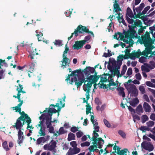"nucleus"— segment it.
I'll return each mask as SVG.
<instances>
[{
    "label": "nucleus",
    "mask_w": 155,
    "mask_h": 155,
    "mask_svg": "<svg viewBox=\"0 0 155 155\" xmlns=\"http://www.w3.org/2000/svg\"><path fill=\"white\" fill-rule=\"evenodd\" d=\"M132 81V80H129L124 83V85L128 93L130 94L131 96L136 97L138 95V91L136 86L134 84H131Z\"/></svg>",
    "instance_id": "5"
},
{
    "label": "nucleus",
    "mask_w": 155,
    "mask_h": 155,
    "mask_svg": "<svg viewBox=\"0 0 155 155\" xmlns=\"http://www.w3.org/2000/svg\"><path fill=\"white\" fill-rule=\"evenodd\" d=\"M146 124L148 127H152L154 125V122L153 121L150 120L147 122Z\"/></svg>",
    "instance_id": "46"
},
{
    "label": "nucleus",
    "mask_w": 155,
    "mask_h": 155,
    "mask_svg": "<svg viewBox=\"0 0 155 155\" xmlns=\"http://www.w3.org/2000/svg\"><path fill=\"white\" fill-rule=\"evenodd\" d=\"M128 109L131 112L132 114H134L135 113V110L130 106L128 107Z\"/></svg>",
    "instance_id": "63"
},
{
    "label": "nucleus",
    "mask_w": 155,
    "mask_h": 155,
    "mask_svg": "<svg viewBox=\"0 0 155 155\" xmlns=\"http://www.w3.org/2000/svg\"><path fill=\"white\" fill-rule=\"evenodd\" d=\"M113 23L111 22L110 23L109 25L108 26L107 29L108 30V31L110 32L111 31H112V28H111L112 26H113Z\"/></svg>",
    "instance_id": "64"
},
{
    "label": "nucleus",
    "mask_w": 155,
    "mask_h": 155,
    "mask_svg": "<svg viewBox=\"0 0 155 155\" xmlns=\"http://www.w3.org/2000/svg\"><path fill=\"white\" fill-rule=\"evenodd\" d=\"M98 145H96L95 142H94V145L90 146L88 148V149L90 152H94L95 150H98L97 149L98 148Z\"/></svg>",
    "instance_id": "24"
},
{
    "label": "nucleus",
    "mask_w": 155,
    "mask_h": 155,
    "mask_svg": "<svg viewBox=\"0 0 155 155\" xmlns=\"http://www.w3.org/2000/svg\"><path fill=\"white\" fill-rule=\"evenodd\" d=\"M136 112L138 114L143 112V110L142 106L141 104H139L137 107L136 109Z\"/></svg>",
    "instance_id": "29"
},
{
    "label": "nucleus",
    "mask_w": 155,
    "mask_h": 155,
    "mask_svg": "<svg viewBox=\"0 0 155 155\" xmlns=\"http://www.w3.org/2000/svg\"><path fill=\"white\" fill-rule=\"evenodd\" d=\"M62 57L63 59L61 61V62H62L61 67H62L63 68H66L67 66H69V64L70 62L71 61L66 56H62Z\"/></svg>",
    "instance_id": "16"
},
{
    "label": "nucleus",
    "mask_w": 155,
    "mask_h": 155,
    "mask_svg": "<svg viewBox=\"0 0 155 155\" xmlns=\"http://www.w3.org/2000/svg\"><path fill=\"white\" fill-rule=\"evenodd\" d=\"M141 119L142 123H144L148 120L149 118L147 115H145L141 116Z\"/></svg>",
    "instance_id": "36"
},
{
    "label": "nucleus",
    "mask_w": 155,
    "mask_h": 155,
    "mask_svg": "<svg viewBox=\"0 0 155 155\" xmlns=\"http://www.w3.org/2000/svg\"><path fill=\"white\" fill-rule=\"evenodd\" d=\"M24 139L25 137H18L17 143L19 144V146H21V144H22L23 143Z\"/></svg>",
    "instance_id": "38"
},
{
    "label": "nucleus",
    "mask_w": 155,
    "mask_h": 155,
    "mask_svg": "<svg viewBox=\"0 0 155 155\" xmlns=\"http://www.w3.org/2000/svg\"><path fill=\"white\" fill-rule=\"evenodd\" d=\"M84 32H88L93 37H94V35L92 32L89 31L87 29L86 27L83 26L81 25H80L78 26L77 29L75 30L74 33L75 37H76L78 35V33H82Z\"/></svg>",
    "instance_id": "9"
},
{
    "label": "nucleus",
    "mask_w": 155,
    "mask_h": 155,
    "mask_svg": "<svg viewBox=\"0 0 155 155\" xmlns=\"http://www.w3.org/2000/svg\"><path fill=\"white\" fill-rule=\"evenodd\" d=\"M140 130L143 132H145L146 131L150 130L149 127L144 126H142L141 127Z\"/></svg>",
    "instance_id": "44"
},
{
    "label": "nucleus",
    "mask_w": 155,
    "mask_h": 155,
    "mask_svg": "<svg viewBox=\"0 0 155 155\" xmlns=\"http://www.w3.org/2000/svg\"><path fill=\"white\" fill-rule=\"evenodd\" d=\"M90 145V143L88 142H86L81 143V145L82 147H84L85 146H89Z\"/></svg>",
    "instance_id": "55"
},
{
    "label": "nucleus",
    "mask_w": 155,
    "mask_h": 155,
    "mask_svg": "<svg viewBox=\"0 0 155 155\" xmlns=\"http://www.w3.org/2000/svg\"><path fill=\"white\" fill-rule=\"evenodd\" d=\"M124 58L126 59L127 58H128L125 57H124L123 55H120L119 56L117 57V62L119 63V64H120V65H121L122 63V61L123 60Z\"/></svg>",
    "instance_id": "30"
},
{
    "label": "nucleus",
    "mask_w": 155,
    "mask_h": 155,
    "mask_svg": "<svg viewBox=\"0 0 155 155\" xmlns=\"http://www.w3.org/2000/svg\"><path fill=\"white\" fill-rule=\"evenodd\" d=\"M56 142L54 141H51L49 143L46 144L45 145L43 148L45 150L51 151H53L54 153H56V150L55 148L56 147Z\"/></svg>",
    "instance_id": "10"
},
{
    "label": "nucleus",
    "mask_w": 155,
    "mask_h": 155,
    "mask_svg": "<svg viewBox=\"0 0 155 155\" xmlns=\"http://www.w3.org/2000/svg\"><path fill=\"white\" fill-rule=\"evenodd\" d=\"M26 122L27 123V128L30 129H33L34 128L32 127V125H30V124L31 123V120L28 115L27 117H26Z\"/></svg>",
    "instance_id": "26"
},
{
    "label": "nucleus",
    "mask_w": 155,
    "mask_h": 155,
    "mask_svg": "<svg viewBox=\"0 0 155 155\" xmlns=\"http://www.w3.org/2000/svg\"><path fill=\"white\" fill-rule=\"evenodd\" d=\"M117 89L119 92V94L122 96L123 97H124L125 96V94L124 92V88L120 87L117 88Z\"/></svg>",
    "instance_id": "27"
},
{
    "label": "nucleus",
    "mask_w": 155,
    "mask_h": 155,
    "mask_svg": "<svg viewBox=\"0 0 155 155\" xmlns=\"http://www.w3.org/2000/svg\"><path fill=\"white\" fill-rule=\"evenodd\" d=\"M27 117V114L23 112L22 115L18 118L16 122L14 124V125H13V126L17 130L21 129V128L25 124V121H26Z\"/></svg>",
    "instance_id": "6"
},
{
    "label": "nucleus",
    "mask_w": 155,
    "mask_h": 155,
    "mask_svg": "<svg viewBox=\"0 0 155 155\" xmlns=\"http://www.w3.org/2000/svg\"><path fill=\"white\" fill-rule=\"evenodd\" d=\"M90 38H91V36L90 35L87 36L84 38V40H83L82 41L84 42V43L85 44V43L87 41L89 40Z\"/></svg>",
    "instance_id": "56"
},
{
    "label": "nucleus",
    "mask_w": 155,
    "mask_h": 155,
    "mask_svg": "<svg viewBox=\"0 0 155 155\" xmlns=\"http://www.w3.org/2000/svg\"><path fill=\"white\" fill-rule=\"evenodd\" d=\"M80 149L77 147L73 148H70L68 150L66 155H74L80 152Z\"/></svg>",
    "instance_id": "14"
},
{
    "label": "nucleus",
    "mask_w": 155,
    "mask_h": 155,
    "mask_svg": "<svg viewBox=\"0 0 155 155\" xmlns=\"http://www.w3.org/2000/svg\"><path fill=\"white\" fill-rule=\"evenodd\" d=\"M107 79L105 78H101V81L99 83L101 88H107V85L104 84V83L107 81Z\"/></svg>",
    "instance_id": "19"
},
{
    "label": "nucleus",
    "mask_w": 155,
    "mask_h": 155,
    "mask_svg": "<svg viewBox=\"0 0 155 155\" xmlns=\"http://www.w3.org/2000/svg\"><path fill=\"white\" fill-rule=\"evenodd\" d=\"M147 66L150 69H153L155 68V62L153 61H151L149 64H147Z\"/></svg>",
    "instance_id": "32"
},
{
    "label": "nucleus",
    "mask_w": 155,
    "mask_h": 155,
    "mask_svg": "<svg viewBox=\"0 0 155 155\" xmlns=\"http://www.w3.org/2000/svg\"><path fill=\"white\" fill-rule=\"evenodd\" d=\"M91 120L93 124L94 131L98 132L99 131V127L98 126V123L97 122V120L94 119V117L93 115H91Z\"/></svg>",
    "instance_id": "11"
},
{
    "label": "nucleus",
    "mask_w": 155,
    "mask_h": 155,
    "mask_svg": "<svg viewBox=\"0 0 155 155\" xmlns=\"http://www.w3.org/2000/svg\"><path fill=\"white\" fill-rule=\"evenodd\" d=\"M85 74L87 75V78H85L84 77H81L75 73L76 72L74 71L72 72L71 74L68 75L67 78L65 80L67 81L68 83L70 84H73L74 82L75 83V85L78 87L81 86L83 82H85L86 81H90L91 80V77H94L97 78V80L95 81L94 83H92V84L95 83L98 80L99 78L96 76L97 73L96 72L95 69L91 67H87L85 69L84 71Z\"/></svg>",
    "instance_id": "1"
},
{
    "label": "nucleus",
    "mask_w": 155,
    "mask_h": 155,
    "mask_svg": "<svg viewBox=\"0 0 155 155\" xmlns=\"http://www.w3.org/2000/svg\"><path fill=\"white\" fill-rule=\"evenodd\" d=\"M13 108L14 110H16V112H19L20 114L22 115L23 114V111L22 112H21V108L20 107H18V106H16L15 107H13Z\"/></svg>",
    "instance_id": "43"
},
{
    "label": "nucleus",
    "mask_w": 155,
    "mask_h": 155,
    "mask_svg": "<svg viewBox=\"0 0 155 155\" xmlns=\"http://www.w3.org/2000/svg\"><path fill=\"white\" fill-rule=\"evenodd\" d=\"M145 84L147 86L150 87L154 88V87H155V86L154 85V84H153L151 81H146L145 83Z\"/></svg>",
    "instance_id": "45"
},
{
    "label": "nucleus",
    "mask_w": 155,
    "mask_h": 155,
    "mask_svg": "<svg viewBox=\"0 0 155 155\" xmlns=\"http://www.w3.org/2000/svg\"><path fill=\"white\" fill-rule=\"evenodd\" d=\"M138 103L139 100L137 98H134L132 100L130 101V104L134 107H135Z\"/></svg>",
    "instance_id": "25"
},
{
    "label": "nucleus",
    "mask_w": 155,
    "mask_h": 155,
    "mask_svg": "<svg viewBox=\"0 0 155 155\" xmlns=\"http://www.w3.org/2000/svg\"><path fill=\"white\" fill-rule=\"evenodd\" d=\"M70 145L73 148L76 147L77 144L75 141H72L70 143Z\"/></svg>",
    "instance_id": "57"
},
{
    "label": "nucleus",
    "mask_w": 155,
    "mask_h": 155,
    "mask_svg": "<svg viewBox=\"0 0 155 155\" xmlns=\"http://www.w3.org/2000/svg\"><path fill=\"white\" fill-rule=\"evenodd\" d=\"M104 122L105 125L108 127H110L111 125L109 122L106 119L104 120Z\"/></svg>",
    "instance_id": "54"
},
{
    "label": "nucleus",
    "mask_w": 155,
    "mask_h": 155,
    "mask_svg": "<svg viewBox=\"0 0 155 155\" xmlns=\"http://www.w3.org/2000/svg\"><path fill=\"white\" fill-rule=\"evenodd\" d=\"M2 146L4 149L6 151H7L9 150V149L8 147L7 142H4L2 143Z\"/></svg>",
    "instance_id": "40"
},
{
    "label": "nucleus",
    "mask_w": 155,
    "mask_h": 155,
    "mask_svg": "<svg viewBox=\"0 0 155 155\" xmlns=\"http://www.w3.org/2000/svg\"><path fill=\"white\" fill-rule=\"evenodd\" d=\"M133 120L134 121V122H136V120H140V117L137 115H134V114H133Z\"/></svg>",
    "instance_id": "49"
},
{
    "label": "nucleus",
    "mask_w": 155,
    "mask_h": 155,
    "mask_svg": "<svg viewBox=\"0 0 155 155\" xmlns=\"http://www.w3.org/2000/svg\"><path fill=\"white\" fill-rule=\"evenodd\" d=\"M118 14V16L117 17V18L118 19V20L120 22H122L124 20V19L122 18V16H120V13H117V14H115V15H117Z\"/></svg>",
    "instance_id": "42"
},
{
    "label": "nucleus",
    "mask_w": 155,
    "mask_h": 155,
    "mask_svg": "<svg viewBox=\"0 0 155 155\" xmlns=\"http://www.w3.org/2000/svg\"><path fill=\"white\" fill-rule=\"evenodd\" d=\"M23 89L22 85L20 84H19V87H18L17 88V90L18 91V94H17V96L14 95L13 97L15 98H17L19 100V101H20V91H21V90Z\"/></svg>",
    "instance_id": "20"
},
{
    "label": "nucleus",
    "mask_w": 155,
    "mask_h": 155,
    "mask_svg": "<svg viewBox=\"0 0 155 155\" xmlns=\"http://www.w3.org/2000/svg\"><path fill=\"white\" fill-rule=\"evenodd\" d=\"M136 78L138 80H140L141 79V76L140 74L139 73L135 75Z\"/></svg>",
    "instance_id": "61"
},
{
    "label": "nucleus",
    "mask_w": 155,
    "mask_h": 155,
    "mask_svg": "<svg viewBox=\"0 0 155 155\" xmlns=\"http://www.w3.org/2000/svg\"><path fill=\"white\" fill-rule=\"evenodd\" d=\"M127 69V67L126 65H124L121 71V74H120V73L119 71H118L117 69V70H115L114 71V76L116 75L118 77H121L122 75L124 74L125 73Z\"/></svg>",
    "instance_id": "13"
},
{
    "label": "nucleus",
    "mask_w": 155,
    "mask_h": 155,
    "mask_svg": "<svg viewBox=\"0 0 155 155\" xmlns=\"http://www.w3.org/2000/svg\"><path fill=\"white\" fill-rule=\"evenodd\" d=\"M39 119L41 120L38 124L37 128L39 129L38 131V134L40 136H44L46 135L45 129V127L44 126L45 117L44 116V114H42L40 117H39Z\"/></svg>",
    "instance_id": "7"
},
{
    "label": "nucleus",
    "mask_w": 155,
    "mask_h": 155,
    "mask_svg": "<svg viewBox=\"0 0 155 155\" xmlns=\"http://www.w3.org/2000/svg\"><path fill=\"white\" fill-rule=\"evenodd\" d=\"M132 73V68H129L128 69L127 72V74L128 76H130L131 75Z\"/></svg>",
    "instance_id": "60"
},
{
    "label": "nucleus",
    "mask_w": 155,
    "mask_h": 155,
    "mask_svg": "<svg viewBox=\"0 0 155 155\" xmlns=\"http://www.w3.org/2000/svg\"><path fill=\"white\" fill-rule=\"evenodd\" d=\"M65 133V131L64 130V128L63 127H61L58 131H57L56 133H55V135H59L60 134H62Z\"/></svg>",
    "instance_id": "35"
},
{
    "label": "nucleus",
    "mask_w": 155,
    "mask_h": 155,
    "mask_svg": "<svg viewBox=\"0 0 155 155\" xmlns=\"http://www.w3.org/2000/svg\"><path fill=\"white\" fill-rule=\"evenodd\" d=\"M143 107L146 112H150L151 107L147 103L144 102L143 104Z\"/></svg>",
    "instance_id": "22"
},
{
    "label": "nucleus",
    "mask_w": 155,
    "mask_h": 155,
    "mask_svg": "<svg viewBox=\"0 0 155 155\" xmlns=\"http://www.w3.org/2000/svg\"><path fill=\"white\" fill-rule=\"evenodd\" d=\"M75 137V135L74 134L72 133H70L68 135V140L69 141H70L74 139Z\"/></svg>",
    "instance_id": "37"
},
{
    "label": "nucleus",
    "mask_w": 155,
    "mask_h": 155,
    "mask_svg": "<svg viewBox=\"0 0 155 155\" xmlns=\"http://www.w3.org/2000/svg\"><path fill=\"white\" fill-rule=\"evenodd\" d=\"M54 44L55 45H62V41L60 40H55Z\"/></svg>",
    "instance_id": "59"
},
{
    "label": "nucleus",
    "mask_w": 155,
    "mask_h": 155,
    "mask_svg": "<svg viewBox=\"0 0 155 155\" xmlns=\"http://www.w3.org/2000/svg\"><path fill=\"white\" fill-rule=\"evenodd\" d=\"M150 6H148L146 8H145L143 10V11L142 12V13L143 15H145L146 13L147 12V11L150 9Z\"/></svg>",
    "instance_id": "48"
},
{
    "label": "nucleus",
    "mask_w": 155,
    "mask_h": 155,
    "mask_svg": "<svg viewBox=\"0 0 155 155\" xmlns=\"http://www.w3.org/2000/svg\"><path fill=\"white\" fill-rule=\"evenodd\" d=\"M134 23L135 25L136 26H141L142 25V22L138 19L136 20L135 22H134Z\"/></svg>",
    "instance_id": "47"
},
{
    "label": "nucleus",
    "mask_w": 155,
    "mask_h": 155,
    "mask_svg": "<svg viewBox=\"0 0 155 155\" xmlns=\"http://www.w3.org/2000/svg\"><path fill=\"white\" fill-rule=\"evenodd\" d=\"M126 19L127 21L130 24H132L134 22V20L133 19H132V18H129L128 17H126ZM131 28H134V30H135V28H136V27L135 26H134L132 25H131V26H130Z\"/></svg>",
    "instance_id": "28"
},
{
    "label": "nucleus",
    "mask_w": 155,
    "mask_h": 155,
    "mask_svg": "<svg viewBox=\"0 0 155 155\" xmlns=\"http://www.w3.org/2000/svg\"><path fill=\"white\" fill-rule=\"evenodd\" d=\"M127 150L126 149L122 150H118V154L119 155H127Z\"/></svg>",
    "instance_id": "31"
},
{
    "label": "nucleus",
    "mask_w": 155,
    "mask_h": 155,
    "mask_svg": "<svg viewBox=\"0 0 155 155\" xmlns=\"http://www.w3.org/2000/svg\"><path fill=\"white\" fill-rule=\"evenodd\" d=\"M142 52L139 49L137 51H134L130 54V58L135 60L136 58H139Z\"/></svg>",
    "instance_id": "12"
},
{
    "label": "nucleus",
    "mask_w": 155,
    "mask_h": 155,
    "mask_svg": "<svg viewBox=\"0 0 155 155\" xmlns=\"http://www.w3.org/2000/svg\"><path fill=\"white\" fill-rule=\"evenodd\" d=\"M79 128L78 127H73L71 129V131L73 133H75L78 131Z\"/></svg>",
    "instance_id": "51"
},
{
    "label": "nucleus",
    "mask_w": 155,
    "mask_h": 155,
    "mask_svg": "<svg viewBox=\"0 0 155 155\" xmlns=\"http://www.w3.org/2000/svg\"><path fill=\"white\" fill-rule=\"evenodd\" d=\"M95 131H93V137L92 138V140L95 142L96 145H98V148H101L102 146L104 143V141L101 138L97 137H99V135Z\"/></svg>",
    "instance_id": "8"
},
{
    "label": "nucleus",
    "mask_w": 155,
    "mask_h": 155,
    "mask_svg": "<svg viewBox=\"0 0 155 155\" xmlns=\"http://www.w3.org/2000/svg\"><path fill=\"white\" fill-rule=\"evenodd\" d=\"M35 64L32 63L31 64V65L30 66L29 70L28 72H30L31 73H32L34 70V68Z\"/></svg>",
    "instance_id": "53"
},
{
    "label": "nucleus",
    "mask_w": 155,
    "mask_h": 155,
    "mask_svg": "<svg viewBox=\"0 0 155 155\" xmlns=\"http://www.w3.org/2000/svg\"><path fill=\"white\" fill-rule=\"evenodd\" d=\"M65 98L66 96L64 95L63 97V100L61 99H59V101L55 105L53 104H51L48 109L46 108V110L43 111V114H44V116L45 118V122L47 127L49 128L48 130L50 133H54V128L51 126V122L57 121L56 120H54L53 121L51 120V116L52 115L53 113H56L57 112V110L54 108V107H57L58 112L60 111L61 108L64 107Z\"/></svg>",
    "instance_id": "2"
},
{
    "label": "nucleus",
    "mask_w": 155,
    "mask_h": 155,
    "mask_svg": "<svg viewBox=\"0 0 155 155\" xmlns=\"http://www.w3.org/2000/svg\"><path fill=\"white\" fill-rule=\"evenodd\" d=\"M85 44L81 41H77L75 42L73 46L74 49L78 50L82 48Z\"/></svg>",
    "instance_id": "17"
},
{
    "label": "nucleus",
    "mask_w": 155,
    "mask_h": 155,
    "mask_svg": "<svg viewBox=\"0 0 155 155\" xmlns=\"http://www.w3.org/2000/svg\"><path fill=\"white\" fill-rule=\"evenodd\" d=\"M65 49L64 51V53L63 54V55L62 56H67V52L68 51H69V48L68 47H67V44H66L65 45Z\"/></svg>",
    "instance_id": "50"
},
{
    "label": "nucleus",
    "mask_w": 155,
    "mask_h": 155,
    "mask_svg": "<svg viewBox=\"0 0 155 155\" xmlns=\"http://www.w3.org/2000/svg\"><path fill=\"white\" fill-rule=\"evenodd\" d=\"M91 79L90 81H86L84 82V84L83 85V89L84 91L86 92V100L85 98H84V102L86 103L87 105H86V114L87 115L89 113H90L91 115V113L90 112L91 109V107L89 104L88 103V100L89 99L90 97V92L91 90V87L92 86V83H94L97 80V78L94 77H91Z\"/></svg>",
    "instance_id": "3"
},
{
    "label": "nucleus",
    "mask_w": 155,
    "mask_h": 155,
    "mask_svg": "<svg viewBox=\"0 0 155 155\" xmlns=\"http://www.w3.org/2000/svg\"><path fill=\"white\" fill-rule=\"evenodd\" d=\"M24 131V130L23 129H19L18 132V137H25L23 132Z\"/></svg>",
    "instance_id": "34"
},
{
    "label": "nucleus",
    "mask_w": 155,
    "mask_h": 155,
    "mask_svg": "<svg viewBox=\"0 0 155 155\" xmlns=\"http://www.w3.org/2000/svg\"><path fill=\"white\" fill-rule=\"evenodd\" d=\"M36 36L38 37V41H40L42 40V37L43 36V34L42 33H41L40 34H37Z\"/></svg>",
    "instance_id": "62"
},
{
    "label": "nucleus",
    "mask_w": 155,
    "mask_h": 155,
    "mask_svg": "<svg viewBox=\"0 0 155 155\" xmlns=\"http://www.w3.org/2000/svg\"><path fill=\"white\" fill-rule=\"evenodd\" d=\"M114 12L118 13L120 11H121V9L120 8L118 4V1L115 0L114 4Z\"/></svg>",
    "instance_id": "18"
},
{
    "label": "nucleus",
    "mask_w": 155,
    "mask_h": 155,
    "mask_svg": "<svg viewBox=\"0 0 155 155\" xmlns=\"http://www.w3.org/2000/svg\"><path fill=\"white\" fill-rule=\"evenodd\" d=\"M126 15L127 17H129L131 18H134V15L131 9L129 7L127 8Z\"/></svg>",
    "instance_id": "23"
},
{
    "label": "nucleus",
    "mask_w": 155,
    "mask_h": 155,
    "mask_svg": "<svg viewBox=\"0 0 155 155\" xmlns=\"http://www.w3.org/2000/svg\"><path fill=\"white\" fill-rule=\"evenodd\" d=\"M49 137V136H47L46 138L44 137H41L38 138L37 140V143L39 144L41 142H45L48 140V139Z\"/></svg>",
    "instance_id": "21"
},
{
    "label": "nucleus",
    "mask_w": 155,
    "mask_h": 155,
    "mask_svg": "<svg viewBox=\"0 0 155 155\" xmlns=\"http://www.w3.org/2000/svg\"><path fill=\"white\" fill-rule=\"evenodd\" d=\"M118 134L123 138H126V134L125 132L122 130H119L118 131Z\"/></svg>",
    "instance_id": "41"
},
{
    "label": "nucleus",
    "mask_w": 155,
    "mask_h": 155,
    "mask_svg": "<svg viewBox=\"0 0 155 155\" xmlns=\"http://www.w3.org/2000/svg\"><path fill=\"white\" fill-rule=\"evenodd\" d=\"M83 134V132L80 130L78 131L76 133V135L78 138L81 137Z\"/></svg>",
    "instance_id": "52"
},
{
    "label": "nucleus",
    "mask_w": 155,
    "mask_h": 155,
    "mask_svg": "<svg viewBox=\"0 0 155 155\" xmlns=\"http://www.w3.org/2000/svg\"><path fill=\"white\" fill-rule=\"evenodd\" d=\"M141 70L143 71H146V72H149L150 71V69L147 66H145L144 65H142L141 66Z\"/></svg>",
    "instance_id": "39"
},
{
    "label": "nucleus",
    "mask_w": 155,
    "mask_h": 155,
    "mask_svg": "<svg viewBox=\"0 0 155 155\" xmlns=\"http://www.w3.org/2000/svg\"><path fill=\"white\" fill-rule=\"evenodd\" d=\"M130 49H126L125 51V56H127L128 57V58H130V54L131 53H130Z\"/></svg>",
    "instance_id": "58"
},
{
    "label": "nucleus",
    "mask_w": 155,
    "mask_h": 155,
    "mask_svg": "<svg viewBox=\"0 0 155 155\" xmlns=\"http://www.w3.org/2000/svg\"><path fill=\"white\" fill-rule=\"evenodd\" d=\"M141 146L144 149L150 151L153 149V145L150 142H143L142 143Z\"/></svg>",
    "instance_id": "15"
},
{
    "label": "nucleus",
    "mask_w": 155,
    "mask_h": 155,
    "mask_svg": "<svg viewBox=\"0 0 155 155\" xmlns=\"http://www.w3.org/2000/svg\"><path fill=\"white\" fill-rule=\"evenodd\" d=\"M144 85L142 84L139 86V91L142 94H144L146 92Z\"/></svg>",
    "instance_id": "33"
},
{
    "label": "nucleus",
    "mask_w": 155,
    "mask_h": 155,
    "mask_svg": "<svg viewBox=\"0 0 155 155\" xmlns=\"http://www.w3.org/2000/svg\"><path fill=\"white\" fill-rule=\"evenodd\" d=\"M129 30L126 33L125 37L124 38V36L122 33L117 32L115 34L114 38L118 40L123 39L124 41L127 44H133V41L132 38L136 37V31L134 30V28H131L129 25Z\"/></svg>",
    "instance_id": "4"
}]
</instances>
